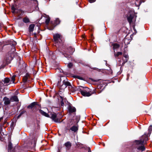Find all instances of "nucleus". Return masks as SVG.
<instances>
[{"label":"nucleus","mask_w":152,"mask_h":152,"mask_svg":"<svg viewBox=\"0 0 152 152\" xmlns=\"http://www.w3.org/2000/svg\"><path fill=\"white\" fill-rule=\"evenodd\" d=\"M13 52H14L15 51V48L14 47H13L12 49Z\"/></svg>","instance_id":"31"},{"label":"nucleus","mask_w":152,"mask_h":152,"mask_svg":"<svg viewBox=\"0 0 152 152\" xmlns=\"http://www.w3.org/2000/svg\"><path fill=\"white\" fill-rule=\"evenodd\" d=\"M2 119H3L2 117L0 118V122H1V121L2 120Z\"/></svg>","instance_id":"36"},{"label":"nucleus","mask_w":152,"mask_h":152,"mask_svg":"<svg viewBox=\"0 0 152 152\" xmlns=\"http://www.w3.org/2000/svg\"><path fill=\"white\" fill-rule=\"evenodd\" d=\"M15 75H14L12 76V77L11 78V80L10 81V83H11V81H12V83H14V82L15 80Z\"/></svg>","instance_id":"24"},{"label":"nucleus","mask_w":152,"mask_h":152,"mask_svg":"<svg viewBox=\"0 0 152 152\" xmlns=\"http://www.w3.org/2000/svg\"><path fill=\"white\" fill-rule=\"evenodd\" d=\"M148 130L149 132H151L152 131V126H150L148 128Z\"/></svg>","instance_id":"28"},{"label":"nucleus","mask_w":152,"mask_h":152,"mask_svg":"<svg viewBox=\"0 0 152 152\" xmlns=\"http://www.w3.org/2000/svg\"><path fill=\"white\" fill-rule=\"evenodd\" d=\"M148 140L147 135L146 134H144L142 136L140 140H135V142L136 145H137V149L142 151H144L145 149L144 145L146 143V142Z\"/></svg>","instance_id":"1"},{"label":"nucleus","mask_w":152,"mask_h":152,"mask_svg":"<svg viewBox=\"0 0 152 152\" xmlns=\"http://www.w3.org/2000/svg\"><path fill=\"white\" fill-rule=\"evenodd\" d=\"M57 85L59 88L61 89H64L66 88L68 86H70V83L67 81L66 80H64L62 82H61V80L58 82Z\"/></svg>","instance_id":"3"},{"label":"nucleus","mask_w":152,"mask_h":152,"mask_svg":"<svg viewBox=\"0 0 152 152\" xmlns=\"http://www.w3.org/2000/svg\"><path fill=\"white\" fill-rule=\"evenodd\" d=\"M127 20L130 24L132 23L135 22L136 21V17L133 14H130L129 16L127 17Z\"/></svg>","instance_id":"4"},{"label":"nucleus","mask_w":152,"mask_h":152,"mask_svg":"<svg viewBox=\"0 0 152 152\" xmlns=\"http://www.w3.org/2000/svg\"><path fill=\"white\" fill-rule=\"evenodd\" d=\"M122 54V53L121 52H118L114 53V56L115 58L118 57L119 56L121 55Z\"/></svg>","instance_id":"16"},{"label":"nucleus","mask_w":152,"mask_h":152,"mask_svg":"<svg viewBox=\"0 0 152 152\" xmlns=\"http://www.w3.org/2000/svg\"><path fill=\"white\" fill-rule=\"evenodd\" d=\"M39 112L42 115L47 117H50V116L48 114L46 113L45 112H44L43 110H39Z\"/></svg>","instance_id":"14"},{"label":"nucleus","mask_w":152,"mask_h":152,"mask_svg":"<svg viewBox=\"0 0 152 152\" xmlns=\"http://www.w3.org/2000/svg\"><path fill=\"white\" fill-rule=\"evenodd\" d=\"M3 100L4 101V104L5 105L9 104L10 103V99L7 97H5L3 99Z\"/></svg>","instance_id":"7"},{"label":"nucleus","mask_w":152,"mask_h":152,"mask_svg":"<svg viewBox=\"0 0 152 152\" xmlns=\"http://www.w3.org/2000/svg\"><path fill=\"white\" fill-rule=\"evenodd\" d=\"M50 18L48 16H46V18L45 19V23L47 25H48L50 21Z\"/></svg>","instance_id":"22"},{"label":"nucleus","mask_w":152,"mask_h":152,"mask_svg":"<svg viewBox=\"0 0 152 152\" xmlns=\"http://www.w3.org/2000/svg\"><path fill=\"white\" fill-rule=\"evenodd\" d=\"M88 1L90 3H91L95 2L96 0H88Z\"/></svg>","instance_id":"30"},{"label":"nucleus","mask_w":152,"mask_h":152,"mask_svg":"<svg viewBox=\"0 0 152 152\" xmlns=\"http://www.w3.org/2000/svg\"><path fill=\"white\" fill-rule=\"evenodd\" d=\"M60 20L59 18H57L56 19L55 21V23L57 25L58 24L60 23Z\"/></svg>","instance_id":"25"},{"label":"nucleus","mask_w":152,"mask_h":152,"mask_svg":"<svg viewBox=\"0 0 152 152\" xmlns=\"http://www.w3.org/2000/svg\"><path fill=\"white\" fill-rule=\"evenodd\" d=\"M11 9L12 10V12L13 13H14L15 12V8L14 6H12L11 7Z\"/></svg>","instance_id":"27"},{"label":"nucleus","mask_w":152,"mask_h":152,"mask_svg":"<svg viewBox=\"0 0 152 152\" xmlns=\"http://www.w3.org/2000/svg\"><path fill=\"white\" fill-rule=\"evenodd\" d=\"M79 91L83 96H89L92 94L91 90L87 87H81Z\"/></svg>","instance_id":"2"},{"label":"nucleus","mask_w":152,"mask_h":152,"mask_svg":"<svg viewBox=\"0 0 152 152\" xmlns=\"http://www.w3.org/2000/svg\"><path fill=\"white\" fill-rule=\"evenodd\" d=\"M22 114V113H20V115L18 116V118H19L21 115Z\"/></svg>","instance_id":"32"},{"label":"nucleus","mask_w":152,"mask_h":152,"mask_svg":"<svg viewBox=\"0 0 152 152\" xmlns=\"http://www.w3.org/2000/svg\"><path fill=\"white\" fill-rule=\"evenodd\" d=\"M23 22L26 23H28L30 22L29 19L27 17H26L23 19Z\"/></svg>","instance_id":"18"},{"label":"nucleus","mask_w":152,"mask_h":152,"mask_svg":"<svg viewBox=\"0 0 152 152\" xmlns=\"http://www.w3.org/2000/svg\"><path fill=\"white\" fill-rule=\"evenodd\" d=\"M10 99L11 102H18L19 101L18 97L15 96L11 97Z\"/></svg>","instance_id":"12"},{"label":"nucleus","mask_w":152,"mask_h":152,"mask_svg":"<svg viewBox=\"0 0 152 152\" xmlns=\"http://www.w3.org/2000/svg\"><path fill=\"white\" fill-rule=\"evenodd\" d=\"M53 29V27H52V28H51L49 29H50V30H52Z\"/></svg>","instance_id":"37"},{"label":"nucleus","mask_w":152,"mask_h":152,"mask_svg":"<svg viewBox=\"0 0 152 152\" xmlns=\"http://www.w3.org/2000/svg\"><path fill=\"white\" fill-rule=\"evenodd\" d=\"M69 111L71 113L74 112L75 111L76 109L75 107H70L69 108Z\"/></svg>","instance_id":"19"},{"label":"nucleus","mask_w":152,"mask_h":152,"mask_svg":"<svg viewBox=\"0 0 152 152\" xmlns=\"http://www.w3.org/2000/svg\"><path fill=\"white\" fill-rule=\"evenodd\" d=\"M8 148L10 149H11L12 148V144L10 142L9 143L8 145Z\"/></svg>","instance_id":"26"},{"label":"nucleus","mask_w":152,"mask_h":152,"mask_svg":"<svg viewBox=\"0 0 152 152\" xmlns=\"http://www.w3.org/2000/svg\"><path fill=\"white\" fill-rule=\"evenodd\" d=\"M112 46H113V48L114 49L118 48L119 47V45L117 43H114L112 44Z\"/></svg>","instance_id":"17"},{"label":"nucleus","mask_w":152,"mask_h":152,"mask_svg":"<svg viewBox=\"0 0 152 152\" xmlns=\"http://www.w3.org/2000/svg\"><path fill=\"white\" fill-rule=\"evenodd\" d=\"M60 35L59 34H56L53 35L54 39L56 42L58 41L60 38Z\"/></svg>","instance_id":"13"},{"label":"nucleus","mask_w":152,"mask_h":152,"mask_svg":"<svg viewBox=\"0 0 152 152\" xmlns=\"http://www.w3.org/2000/svg\"><path fill=\"white\" fill-rule=\"evenodd\" d=\"M64 145L66 147V149H69L72 145L71 143L69 141H68L66 142L64 144Z\"/></svg>","instance_id":"11"},{"label":"nucleus","mask_w":152,"mask_h":152,"mask_svg":"<svg viewBox=\"0 0 152 152\" xmlns=\"http://www.w3.org/2000/svg\"><path fill=\"white\" fill-rule=\"evenodd\" d=\"M34 24H32L30 25L29 27V31L30 32L34 30Z\"/></svg>","instance_id":"20"},{"label":"nucleus","mask_w":152,"mask_h":152,"mask_svg":"<svg viewBox=\"0 0 152 152\" xmlns=\"http://www.w3.org/2000/svg\"><path fill=\"white\" fill-rule=\"evenodd\" d=\"M36 104V103L35 102H33L31 104L29 105L28 106V108H33L35 105Z\"/></svg>","instance_id":"21"},{"label":"nucleus","mask_w":152,"mask_h":152,"mask_svg":"<svg viewBox=\"0 0 152 152\" xmlns=\"http://www.w3.org/2000/svg\"><path fill=\"white\" fill-rule=\"evenodd\" d=\"M34 36L35 37H37V35L35 33H34Z\"/></svg>","instance_id":"34"},{"label":"nucleus","mask_w":152,"mask_h":152,"mask_svg":"<svg viewBox=\"0 0 152 152\" xmlns=\"http://www.w3.org/2000/svg\"><path fill=\"white\" fill-rule=\"evenodd\" d=\"M13 45H16V43L15 42H14Z\"/></svg>","instance_id":"35"},{"label":"nucleus","mask_w":152,"mask_h":152,"mask_svg":"<svg viewBox=\"0 0 152 152\" xmlns=\"http://www.w3.org/2000/svg\"><path fill=\"white\" fill-rule=\"evenodd\" d=\"M30 77V74L28 73H27L26 75L23 77V82H26L27 81L28 79Z\"/></svg>","instance_id":"10"},{"label":"nucleus","mask_w":152,"mask_h":152,"mask_svg":"<svg viewBox=\"0 0 152 152\" xmlns=\"http://www.w3.org/2000/svg\"><path fill=\"white\" fill-rule=\"evenodd\" d=\"M124 57L125 58V59H124V58L123 59V62L122 63H121V60H120L119 61V63H118V64L119 66H123L125 63L127 61L128 59V55H124Z\"/></svg>","instance_id":"5"},{"label":"nucleus","mask_w":152,"mask_h":152,"mask_svg":"<svg viewBox=\"0 0 152 152\" xmlns=\"http://www.w3.org/2000/svg\"><path fill=\"white\" fill-rule=\"evenodd\" d=\"M72 66H73V64L72 63H69L68 65V66L70 68L72 67Z\"/></svg>","instance_id":"29"},{"label":"nucleus","mask_w":152,"mask_h":152,"mask_svg":"<svg viewBox=\"0 0 152 152\" xmlns=\"http://www.w3.org/2000/svg\"><path fill=\"white\" fill-rule=\"evenodd\" d=\"M74 50V49L72 48L71 47H70L69 48L68 52L70 55L72 54Z\"/></svg>","instance_id":"23"},{"label":"nucleus","mask_w":152,"mask_h":152,"mask_svg":"<svg viewBox=\"0 0 152 152\" xmlns=\"http://www.w3.org/2000/svg\"><path fill=\"white\" fill-rule=\"evenodd\" d=\"M64 104V103L62 101L61 102V105L62 106H63Z\"/></svg>","instance_id":"33"},{"label":"nucleus","mask_w":152,"mask_h":152,"mask_svg":"<svg viewBox=\"0 0 152 152\" xmlns=\"http://www.w3.org/2000/svg\"><path fill=\"white\" fill-rule=\"evenodd\" d=\"M4 83V85L7 86L10 83V80L9 78L6 77L5 78L4 81L3 80Z\"/></svg>","instance_id":"8"},{"label":"nucleus","mask_w":152,"mask_h":152,"mask_svg":"<svg viewBox=\"0 0 152 152\" xmlns=\"http://www.w3.org/2000/svg\"><path fill=\"white\" fill-rule=\"evenodd\" d=\"M65 129L66 131V130H68V129H67V128H65Z\"/></svg>","instance_id":"38"},{"label":"nucleus","mask_w":152,"mask_h":152,"mask_svg":"<svg viewBox=\"0 0 152 152\" xmlns=\"http://www.w3.org/2000/svg\"><path fill=\"white\" fill-rule=\"evenodd\" d=\"M50 118L55 122L60 123L61 122L58 118H56V115L55 114H52Z\"/></svg>","instance_id":"6"},{"label":"nucleus","mask_w":152,"mask_h":152,"mask_svg":"<svg viewBox=\"0 0 152 152\" xmlns=\"http://www.w3.org/2000/svg\"><path fill=\"white\" fill-rule=\"evenodd\" d=\"M144 0H135V4L137 7L139 6L142 2H144Z\"/></svg>","instance_id":"9"},{"label":"nucleus","mask_w":152,"mask_h":152,"mask_svg":"<svg viewBox=\"0 0 152 152\" xmlns=\"http://www.w3.org/2000/svg\"><path fill=\"white\" fill-rule=\"evenodd\" d=\"M70 130H71L72 131L75 132L77 130L78 128L77 126H73L70 128Z\"/></svg>","instance_id":"15"}]
</instances>
